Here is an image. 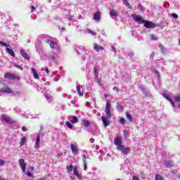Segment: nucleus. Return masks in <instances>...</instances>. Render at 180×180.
<instances>
[{"label":"nucleus","mask_w":180,"mask_h":180,"mask_svg":"<svg viewBox=\"0 0 180 180\" xmlns=\"http://www.w3.org/2000/svg\"><path fill=\"white\" fill-rule=\"evenodd\" d=\"M48 44L50 45V47H51V49H56V46H57V43H54L51 41H50Z\"/></svg>","instance_id":"7c9ffc66"},{"label":"nucleus","mask_w":180,"mask_h":180,"mask_svg":"<svg viewBox=\"0 0 180 180\" xmlns=\"http://www.w3.org/2000/svg\"><path fill=\"white\" fill-rule=\"evenodd\" d=\"M84 164V171H86L88 169V166L86 165V162H83Z\"/></svg>","instance_id":"c03bdc74"},{"label":"nucleus","mask_w":180,"mask_h":180,"mask_svg":"<svg viewBox=\"0 0 180 180\" xmlns=\"http://www.w3.org/2000/svg\"><path fill=\"white\" fill-rule=\"evenodd\" d=\"M172 18H174V19H178V15H176V13H172Z\"/></svg>","instance_id":"de8ad7c7"},{"label":"nucleus","mask_w":180,"mask_h":180,"mask_svg":"<svg viewBox=\"0 0 180 180\" xmlns=\"http://www.w3.org/2000/svg\"><path fill=\"white\" fill-rule=\"evenodd\" d=\"M133 18L134 19L135 22H139L140 25H143V23H144V26L147 29H154V27H157V26H158L157 24L154 22L143 20V18H141L140 15H135L133 17Z\"/></svg>","instance_id":"f257e3e1"},{"label":"nucleus","mask_w":180,"mask_h":180,"mask_svg":"<svg viewBox=\"0 0 180 180\" xmlns=\"http://www.w3.org/2000/svg\"><path fill=\"white\" fill-rule=\"evenodd\" d=\"M120 124H124V123H126V120H124V118L121 117L120 120Z\"/></svg>","instance_id":"58836bf2"},{"label":"nucleus","mask_w":180,"mask_h":180,"mask_svg":"<svg viewBox=\"0 0 180 180\" xmlns=\"http://www.w3.org/2000/svg\"><path fill=\"white\" fill-rule=\"evenodd\" d=\"M22 131H27V128H26L25 127H22Z\"/></svg>","instance_id":"864d4df0"},{"label":"nucleus","mask_w":180,"mask_h":180,"mask_svg":"<svg viewBox=\"0 0 180 180\" xmlns=\"http://www.w3.org/2000/svg\"><path fill=\"white\" fill-rule=\"evenodd\" d=\"M86 32L89 34H91L92 36H95L96 34V33H95V32L91 30L90 29H87L86 30Z\"/></svg>","instance_id":"72a5a7b5"},{"label":"nucleus","mask_w":180,"mask_h":180,"mask_svg":"<svg viewBox=\"0 0 180 180\" xmlns=\"http://www.w3.org/2000/svg\"><path fill=\"white\" fill-rule=\"evenodd\" d=\"M165 166L166 167V168H171V167L174 166V162L171 160H165Z\"/></svg>","instance_id":"2eb2a0df"},{"label":"nucleus","mask_w":180,"mask_h":180,"mask_svg":"<svg viewBox=\"0 0 180 180\" xmlns=\"http://www.w3.org/2000/svg\"><path fill=\"white\" fill-rule=\"evenodd\" d=\"M106 116L108 119H110L111 113H110V102L109 101H106L105 110Z\"/></svg>","instance_id":"39448f33"},{"label":"nucleus","mask_w":180,"mask_h":180,"mask_svg":"<svg viewBox=\"0 0 180 180\" xmlns=\"http://www.w3.org/2000/svg\"><path fill=\"white\" fill-rule=\"evenodd\" d=\"M26 136H23L22 139H21V141L20 142V146L22 147V146H25V144L26 143Z\"/></svg>","instance_id":"a878e982"},{"label":"nucleus","mask_w":180,"mask_h":180,"mask_svg":"<svg viewBox=\"0 0 180 180\" xmlns=\"http://www.w3.org/2000/svg\"><path fill=\"white\" fill-rule=\"evenodd\" d=\"M126 116L129 122H133V118L131 117V115H130L129 112H127Z\"/></svg>","instance_id":"2f4dec72"},{"label":"nucleus","mask_w":180,"mask_h":180,"mask_svg":"<svg viewBox=\"0 0 180 180\" xmlns=\"http://www.w3.org/2000/svg\"><path fill=\"white\" fill-rule=\"evenodd\" d=\"M94 49L97 53H99V51H102L103 50V46L98 45V44H94Z\"/></svg>","instance_id":"f8f14e48"},{"label":"nucleus","mask_w":180,"mask_h":180,"mask_svg":"<svg viewBox=\"0 0 180 180\" xmlns=\"http://www.w3.org/2000/svg\"><path fill=\"white\" fill-rule=\"evenodd\" d=\"M116 108L118 112H123V105H120L119 103H117Z\"/></svg>","instance_id":"bb28decb"},{"label":"nucleus","mask_w":180,"mask_h":180,"mask_svg":"<svg viewBox=\"0 0 180 180\" xmlns=\"http://www.w3.org/2000/svg\"><path fill=\"white\" fill-rule=\"evenodd\" d=\"M73 174H75V175H78V167L77 166L73 168Z\"/></svg>","instance_id":"c9c22d12"},{"label":"nucleus","mask_w":180,"mask_h":180,"mask_svg":"<svg viewBox=\"0 0 180 180\" xmlns=\"http://www.w3.org/2000/svg\"><path fill=\"white\" fill-rule=\"evenodd\" d=\"M4 78H7V79L20 81V77L11 72H6L4 74Z\"/></svg>","instance_id":"f03ea898"},{"label":"nucleus","mask_w":180,"mask_h":180,"mask_svg":"<svg viewBox=\"0 0 180 180\" xmlns=\"http://www.w3.org/2000/svg\"><path fill=\"white\" fill-rule=\"evenodd\" d=\"M40 136H41V134H40V132L37 134V139H36V142H35V146L34 148L36 150L39 149L40 148V146H39V144H40Z\"/></svg>","instance_id":"9d476101"},{"label":"nucleus","mask_w":180,"mask_h":180,"mask_svg":"<svg viewBox=\"0 0 180 180\" xmlns=\"http://www.w3.org/2000/svg\"><path fill=\"white\" fill-rule=\"evenodd\" d=\"M150 58H154V52L150 53Z\"/></svg>","instance_id":"5fc2aeb1"},{"label":"nucleus","mask_w":180,"mask_h":180,"mask_svg":"<svg viewBox=\"0 0 180 180\" xmlns=\"http://www.w3.org/2000/svg\"><path fill=\"white\" fill-rule=\"evenodd\" d=\"M69 120H70V122H71V123H78V117H77L75 116L70 117Z\"/></svg>","instance_id":"4be33fe9"},{"label":"nucleus","mask_w":180,"mask_h":180,"mask_svg":"<svg viewBox=\"0 0 180 180\" xmlns=\"http://www.w3.org/2000/svg\"><path fill=\"white\" fill-rule=\"evenodd\" d=\"M159 47H160L162 53H165V51H164V46L162 45H159Z\"/></svg>","instance_id":"09e8293b"},{"label":"nucleus","mask_w":180,"mask_h":180,"mask_svg":"<svg viewBox=\"0 0 180 180\" xmlns=\"http://www.w3.org/2000/svg\"><path fill=\"white\" fill-rule=\"evenodd\" d=\"M139 89L141 91L143 95H145V96H150V91L144 88V86H139Z\"/></svg>","instance_id":"0eeeda50"},{"label":"nucleus","mask_w":180,"mask_h":180,"mask_svg":"<svg viewBox=\"0 0 180 180\" xmlns=\"http://www.w3.org/2000/svg\"><path fill=\"white\" fill-rule=\"evenodd\" d=\"M127 134H129V131L124 130V137H126V136H127Z\"/></svg>","instance_id":"8fccbe9b"},{"label":"nucleus","mask_w":180,"mask_h":180,"mask_svg":"<svg viewBox=\"0 0 180 180\" xmlns=\"http://www.w3.org/2000/svg\"><path fill=\"white\" fill-rule=\"evenodd\" d=\"M110 16L112 19H116L117 16H119V14H117V13H116V11L111 10L110 12Z\"/></svg>","instance_id":"a211bd4d"},{"label":"nucleus","mask_w":180,"mask_h":180,"mask_svg":"<svg viewBox=\"0 0 180 180\" xmlns=\"http://www.w3.org/2000/svg\"><path fill=\"white\" fill-rule=\"evenodd\" d=\"M78 18H79V19H82V15H79L78 16Z\"/></svg>","instance_id":"69168bd1"},{"label":"nucleus","mask_w":180,"mask_h":180,"mask_svg":"<svg viewBox=\"0 0 180 180\" xmlns=\"http://www.w3.org/2000/svg\"><path fill=\"white\" fill-rule=\"evenodd\" d=\"M76 88L78 95H79V96H84V91H81V84H79V83L77 82Z\"/></svg>","instance_id":"ddd939ff"},{"label":"nucleus","mask_w":180,"mask_h":180,"mask_svg":"<svg viewBox=\"0 0 180 180\" xmlns=\"http://www.w3.org/2000/svg\"><path fill=\"white\" fill-rule=\"evenodd\" d=\"M41 37L45 43H50V37L49 35H42Z\"/></svg>","instance_id":"aec40b11"},{"label":"nucleus","mask_w":180,"mask_h":180,"mask_svg":"<svg viewBox=\"0 0 180 180\" xmlns=\"http://www.w3.org/2000/svg\"><path fill=\"white\" fill-rule=\"evenodd\" d=\"M1 120L6 122V123H8V124H15V123H16V121L13 120L12 117L5 115H1Z\"/></svg>","instance_id":"7ed1b4c3"},{"label":"nucleus","mask_w":180,"mask_h":180,"mask_svg":"<svg viewBox=\"0 0 180 180\" xmlns=\"http://www.w3.org/2000/svg\"><path fill=\"white\" fill-rule=\"evenodd\" d=\"M6 52L8 54H10V56H12V57H15V52H13V50L9 48H6Z\"/></svg>","instance_id":"b1692460"},{"label":"nucleus","mask_w":180,"mask_h":180,"mask_svg":"<svg viewBox=\"0 0 180 180\" xmlns=\"http://www.w3.org/2000/svg\"><path fill=\"white\" fill-rule=\"evenodd\" d=\"M174 101L176 102H179L180 101V94H177L176 97H174Z\"/></svg>","instance_id":"4c0bfd02"},{"label":"nucleus","mask_w":180,"mask_h":180,"mask_svg":"<svg viewBox=\"0 0 180 180\" xmlns=\"http://www.w3.org/2000/svg\"><path fill=\"white\" fill-rule=\"evenodd\" d=\"M70 150H72V153L73 154H75V155H78V153L79 151V149H78V146L75 144H70Z\"/></svg>","instance_id":"6e6552de"},{"label":"nucleus","mask_w":180,"mask_h":180,"mask_svg":"<svg viewBox=\"0 0 180 180\" xmlns=\"http://www.w3.org/2000/svg\"><path fill=\"white\" fill-rule=\"evenodd\" d=\"M117 150L119 151H121L122 154H124V155H127L129 153H130V148L124 147L123 146H117Z\"/></svg>","instance_id":"20e7f679"},{"label":"nucleus","mask_w":180,"mask_h":180,"mask_svg":"<svg viewBox=\"0 0 180 180\" xmlns=\"http://www.w3.org/2000/svg\"><path fill=\"white\" fill-rule=\"evenodd\" d=\"M66 19H68V20H72V16L69 18L68 16H66Z\"/></svg>","instance_id":"bf43d9fd"},{"label":"nucleus","mask_w":180,"mask_h":180,"mask_svg":"<svg viewBox=\"0 0 180 180\" xmlns=\"http://www.w3.org/2000/svg\"><path fill=\"white\" fill-rule=\"evenodd\" d=\"M34 11H36V7L32 6L31 7V12H34Z\"/></svg>","instance_id":"603ef678"},{"label":"nucleus","mask_w":180,"mask_h":180,"mask_svg":"<svg viewBox=\"0 0 180 180\" xmlns=\"http://www.w3.org/2000/svg\"><path fill=\"white\" fill-rule=\"evenodd\" d=\"M101 120L103 123L104 127H108L109 126V120L106 119L105 117H101Z\"/></svg>","instance_id":"f3484780"},{"label":"nucleus","mask_w":180,"mask_h":180,"mask_svg":"<svg viewBox=\"0 0 180 180\" xmlns=\"http://www.w3.org/2000/svg\"><path fill=\"white\" fill-rule=\"evenodd\" d=\"M51 60H52V61H56V56H51Z\"/></svg>","instance_id":"6e6d98bb"},{"label":"nucleus","mask_w":180,"mask_h":180,"mask_svg":"<svg viewBox=\"0 0 180 180\" xmlns=\"http://www.w3.org/2000/svg\"><path fill=\"white\" fill-rule=\"evenodd\" d=\"M18 162L20 164V167H21V169L22 171V172H26V162H25V159H20L18 160Z\"/></svg>","instance_id":"423d86ee"},{"label":"nucleus","mask_w":180,"mask_h":180,"mask_svg":"<svg viewBox=\"0 0 180 180\" xmlns=\"http://www.w3.org/2000/svg\"><path fill=\"white\" fill-rule=\"evenodd\" d=\"M162 96H164V98L165 99H167V101L170 102V103H171L172 106H173V108H175V103H174V101H172V99H171V98H169V96L167 94H162Z\"/></svg>","instance_id":"9b49d317"},{"label":"nucleus","mask_w":180,"mask_h":180,"mask_svg":"<svg viewBox=\"0 0 180 180\" xmlns=\"http://www.w3.org/2000/svg\"><path fill=\"white\" fill-rule=\"evenodd\" d=\"M76 176H77L78 179H82V176H81V174H79V173L76 174Z\"/></svg>","instance_id":"3c124183"},{"label":"nucleus","mask_w":180,"mask_h":180,"mask_svg":"<svg viewBox=\"0 0 180 180\" xmlns=\"http://www.w3.org/2000/svg\"><path fill=\"white\" fill-rule=\"evenodd\" d=\"M14 67H15V68H18V70H20L21 71H23V68L19 65H15Z\"/></svg>","instance_id":"37998d69"},{"label":"nucleus","mask_w":180,"mask_h":180,"mask_svg":"<svg viewBox=\"0 0 180 180\" xmlns=\"http://www.w3.org/2000/svg\"><path fill=\"white\" fill-rule=\"evenodd\" d=\"M27 176H32V173L28 172V173H27Z\"/></svg>","instance_id":"e2e57ef3"},{"label":"nucleus","mask_w":180,"mask_h":180,"mask_svg":"<svg viewBox=\"0 0 180 180\" xmlns=\"http://www.w3.org/2000/svg\"><path fill=\"white\" fill-rule=\"evenodd\" d=\"M0 92H6V94H11L12 93V89L6 86L5 89H0Z\"/></svg>","instance_id":"412c9836"},{"label":"nucleus","mask_w":180,"mask_h":180,"mask_svg":"<svg viewBox=\"0 0 180 180\" xmlns=\"http://www.w3.org/2000/svg\"><path fill=\"white\" fill-rule=\"evenodd\" d=\"M123 139L120 136H117V138H115L114 139V144L115 146H117V147H119V146H122V141Z\"/></svg>","instance_id":"1a4fd4ad"},{"label":"nucleus","mask_w":180,"mask_h":180,"mask_svg":"<svg viewBox=\"0 0 180 180\" xmlns=\"http://www.w3.org/2000/svg\"><path fill=\"white\" fill-rule=\"evenodd\" d=\"M0 180H6V179H5L4 178L0 176Z\"/></svg>","instance_id":"0e129e2a"},{"label":"nucleus","mask_w":180,"mask_h":180,"mask_svg":"<svg viewBox=\"0 0 180 180\" xmlns=\"http://www.w3.org/2000/svg\"><path fill=\"white\" fill-rule=\"evenodd\" d=\"M94 77H99V72H98V69L95 66L93 69Z\"/></svg>","instance_id":"c85d7f7f"},{"label":"nucleus","mask_w":180,"mask_h":180,"mask_svg":"<svg viewBox=\"0 0 180 180\" xmlns=\"http://www.w3.org/2000/svg\"><path fill=\"white\" fill-rule=\"evenodd\" d=\"M112 49L114 53H116V49H115V46H112Z\"/></svg>","instance_id":"680f3d73"},{"label":"nucleus","mask_w":180,"mask_h":180,"mask_svg":"<svg viewBox=\"0 0 180 180\" xmlns=\"http://www.w3.org/2000/svg\"><path fill=\"white\" fill-rule=\"evenodd\" d=\"M45 72H46V74H49V72H50V70H49V68H46Z\"/></svg>","instance_id":"052dcab7"},{"label":"nucleus","mask_w":180,"mask_h":180,"mask_svg":"<svg viewBox=\"0 0 180 180\" xmlns=\"http://www.w3.org/2000/svg\"><path fill=\"white\" fill-rule=\"evenodd\" d=\"M94 80H95V82H96L97 84H100V82H99V76H95Z\"/></svg>","instance_id":"79ce46f5"},{"label":"nucleus","mask_w":180,"mask_h":180,"mask_svg":"<svg viewBox=\"0 0 180 180\" xmlns=\"http://www.w3.org/2000/svg\"><path fill=\"white\" fill-rule=\"evenodd\" d=\"M62 155H63V154H60V153L58 154V157H61Z\"/></svg>","instance_id":"774afa93"},{"label":"nucleus","mask_w":180,"mask_h":180,"mask_svg":"<svg viewBox=\"0 0 180 180\" xmlns=\"http://www.w3.org/2000/svg\"><path fill=\"white\" fill-rule=\"evenodd\" d=\"M66 125L69 129H72V124L70 122H67Z\"/></svg>","instance_id":"a19ab883"},{"label":"nucleus","mask_w":180,"mask_h":180,"mask_svg":"<svg viewBox=\"0 0 180 180\" xmlns=\"http://www.w3.org/2000/svg\"><path fill=\"white\" fill-rule=\"evenodd\" d=\"M90 143H95V139L94 138L90 139Z\"/></svg>","instance_id":"4d7b16f0"},{"label":"nucleus","mask_w":180,"mask_h":180,"mask_svg":"<svg viewBox=\"0 0 180 180\" xmlns=\"http://www.w3.org/2000/svg\"><path fill=\"white\" fill-rule=\"evenodd\" d=\"M155 180H165V179H164V177L162 176L161 175L156 174L155 175Z\"/></svg>","instance_id":"f704fd0d"},{"label":"nucleus","mask_w":180,"mask_h":180,"mask_svg":"<svg viewBox=\"0 0 180 180\" xmlns=\"http://www.w3.org/2000/svg\"><path fill=\"white\" fill-rule=\"evenodd\" d=\"M6 162H5V160H1L0 159V167H4V165H5Z\"/></svg>","instance_id":"ea45409f"},{"label":"nucleus","mask_w":180,"mask_h":180,"mask_svg":"<svg viewBox=\"0 0 180 180\" xmlns=\"http://www.w3.org/2000/svg\"><path fill=\"white\" fill-rule=\"evenodd\" d=\"M16 112H17L18 113H19V112H20V109H17V110H16Z\"/></svg>","instance_id":"338daca9"},{"label":"nucleus","mask_w":180,"mask_h":180,"mask_svg":"<svg viewBox=\"0 0 180 180\" xmlns=\"http://www.w3.org/2000/svg\"><path fill=\"white\" fill-rule=\"evenodd\" d=\"M93 136H99L101 134V131L99 129H96L95 130L92 131Z\"/></svg>","instance_id":"393cba45"},{"label":"nucleus","mask_w":180,"mask_h":180,"mask_svg":"<svg viewBox=\"0 0 180 180\" xmlns=\"http://www.w3.org/2000/svg\"><path fill=\"white\" fill-rule=\"evenodd\" d=\"M83 123H84V126H85V127H88L91 124V122L89 121H88V120H84L83 121Z\"/></svg>","instance_id":"473e14b6"},{"label":"nucleus","mask_w":180,"mask_h":180,"mask_svg":"<svg viewBox=\"0 0 180 180\" xmlns=\"http://www.w3.org/2000/svg\"><path fill=\"white\" fill-rule=\"evenodd\" d=\"M123 5H125L128 9H131V6L130 5V3H129L128 0H122Z\"/></svg>","instance_id":"5701e85b"},{"label":"nucleus","mask_w":180,"mask_h":180,"mask_svg":"<svg viewBox=\"0 0 180 180\" xmlns=\"http://www.w3.org/2000/svg\"><path fill=\"white\" fill-rule=\"evenodd\" d=\"M31 72L33 75V77L35 79H39V74L37 73V70H36L34 68H31Z\"/></svg>","instance_id":"4468645a"},{"label":"nucleus","mask_w":180,"mask_h":180,"mask_svg":"<svg viewBox=\"0 0 180 180\" xmlns=\"http://www.w3.org/2000/svg\"><path fill=\"white\" fill-rule=\"evenodd\" d=\"M113 90L116 91L117 92H119V89L117 87H114Z\"/></svg>","instance_id":"13d9d810"},{"label":"nucleus","mask_w":180,"mask_h":180,"mask_svg":"<svg viewBox=\"0 0 180 180\" xmlns=\"http://www.w3.org/2000/svg\"><path fill=\"white\" fill-rule=\"evenodd\" d=\"M150 39L153 41H157V40H158V37H157V35H153L152 34V35L150 36Z\"/></svg>","instance_id":"c756f323"},{"label":"nucleus","mask_w":180,"mask_h":180,"mask_svg":"<svg viewBox=\"0 0 180 180\" xmlns=\"http://www.w3.org/2000/svg\"><path fill=\"white\" fill-rule=\"evenodd\" d=\"M66 169H67V172L70 174V172H72V169H74V166L72 165L67 166Z\"/></svg>","instance_id":"cd10ccee"},{"label":"nucleus","mask_w":180,"mask_h":180,"mask_svg":"<svg viewBox=\"0 0 180 180\" xmlns=\"http://www.w3.org/2000/svg\"><path fill=\"white\" fill-rule=\"evenodd\" d=\"M45 96H46V99H48V101H51V99H52L51 96H50L49 94H46V95H45Z\"/></svg>","instance_id":"a18cd8bd"},{"label":"nucleus","mask_w":180,"mask_h":180,"mask_svg":"<svg viewBox=\"0 0 180 180\" xmlns=\"http://www.w3.org/2000/svg\"><path fill=\"white\" fill-rule=\"evenodd\" d=\"M83 162H86V155H82Z\"/></svg>","instance_id":"49530a36"},{"label":"nucleus","mask_w":180,"mask_h":180,"mask_svg":"<svg viewBox=\"0 0 180 180\" xmlns=\"http://www.w3.org/2000/svg\"><path fill=\"white\" fill-rule=\"evenodd\" d=\"M20 54L21 56L25 59V60H29V54L26 53V51L25 50L21 49L20 50Z\"/></svg>","instance_id":"6ab92c4d"},{"label":"nucleus","mask_w":180,"mask_h":180,"mask_svg":"<svg viewBox=\"0 0 180 180\" xmlns=\"http://www.w3.org/2000/svg\"><path fill=\"white\" fill-rule=\"evenodd\" d=\"M0 44L4 46V47H11V45H8L6 43H5L2 41H0Z\"/></svg>","instance_id":"e433bc0d"},{"label":"nucleus","mask_w":180,"mask_h":180,"mask_svg":"<svg viewBox=\"0 0 180 180\" xmlns=\"http://www.w3.org/2000/svg\"><path fill=\"white\" fill-rule=\"evenodd\" d=\"M94 20H96L97 22H99L101 20V12L100 11H98L94 13Z\"/></svg>","instance_id":"dca6fc26"}]
</instances>
